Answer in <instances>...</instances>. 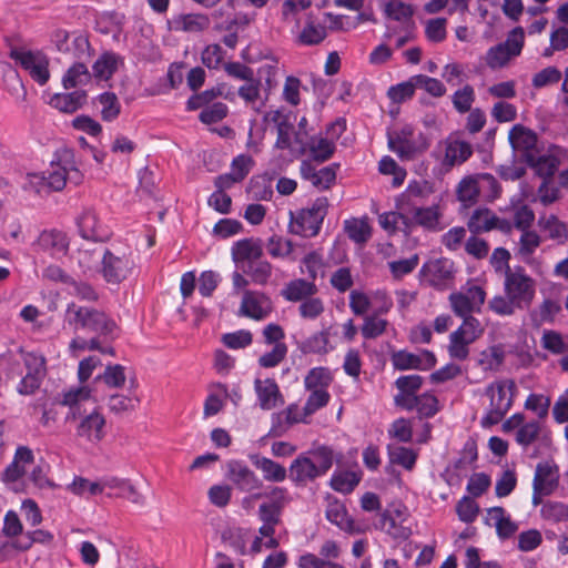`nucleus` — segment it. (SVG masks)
<instances>
[{"mask_svg": "<svg viewBox=\"0 0 568 568\" xmlns=\"http://www.w3.org/2000/svg\"><path fill=\"white\" fill-rule=\"evenodd\" d=\"M560 311V305L552 300H545L540 305L530 312V320L534 325L540 326L554 321Z\"/></svg>", "mask_w": 568, "mask_h": 568, "instance_id": "3c124183", "label": "nucleus"}, {"mask_svg": "<svg viewBox=\"0 0 568 568\" xmlns=\"http://www.w3.org/2000/svg\"><path fill=\"white\" fill-rule=\"evenodd\" d=\"M67 489L83 498H90L102 494L100 478L98 480H90L81 476H75L72 483L67 486Z\"/></svg>", "mask_w": 568, "mask_h": 568, "instance_id": "09e8293b", "label": "nucleus"}, {"mask_svg": "<svg viewBox=\"0 0 568 568\" xmlns=\"http://www.w3.org/2000/svg\"><path fill=\"white\" fill-rule=\"evenodd\" d=\"M349 307L355 315L372 314L385 315L393 307V298L385 290L378 288L369 292L352 291Z\"/></svg>", "mask_w": 568, "mask_h": 568, "instance_id": "9d476101", "label": "nucleus"}, {"mask_svg": "<svg viewBox=\"0 0 568 568\" xmlns=\"http://www.w3.org/2000/svg\"><path fill=\"white\" fill-rule=\"evenodd\" d=\"M69 248V240L64 232L58 230H45L40 233L36 250L47 253L53 258L64 256Z\"/></svg>", "mask_w": 568, "mask_h": 568, "instance_id": "5701e85b", "label": "nucleus"}, {"mask_svg": "<svg viewBox=\"0 0 568 568\" xmlns=\"http://www.w3.org/2000/svg\"><path fill=\"white\" fill-rule=\"evenodd\" d=\"M288 470L290 478L295 484H305L321 476L314 465V460L305 454L297 456L292 462Z\"/></svg>", "mask_w": 568, "mask_h": 568, "instance_id": "2f4dec72", "label": "nucleus"}, {"mask_svg": "<svg viewBox=\"0 0 568 568\" xmlns=\"http://www.w3.org/2000/svg\"><path fill=\"white\" fill-rule=\"evenodd\" d=\"M538 227L546 239L559 245L568 241V225L555 214H541L538 219Z\"/></svg>", "mask_w": 568, "mask_h": 568, "instance_id": "c85d7f7f", "label": "nucleus"}, {"mask_svg": "<svg viewBox=\"0 0 568 568\" xmlns=\"http://www.w3.org/2000/svg\"><path fill=\"white\" fill-rule=\"evenodd\" d=\"M240 312L253 320H263L272 312V302L263 293L246 291L243 295Z\"/></svg>", "mask_w": 568, "mask_h": 568, "instance_id": "393cba45", "label": "nucleus"}, {"mask_svg": "<svg viewBox=\"0 0 568 568\" xmlns=\"http://www.w3.org/2000/svg\"><path fill=\"white\" fill-rule=\"evenodd\" d=\"M264 121L274 124L272 130L277 133L276 142H291L293 126L291 124V113L286 109L278 108L267 112L264 115Z\"/></svg>", "mask_w": 568, "mask_h": 568, "instance_id": "473e14b6", "label": "nucleus"}, {"mask_svg": "<svg viewBox=\"0 0 568 568\" xmlns=\"http://www.w3.org/2000/svg\"><path fill=\"white\" fill-rule=\"evenodd\" d=\"M450 307L457 316H471L479 313L486 300V292L475 281H468L448 297Z\"/></svg>", "mask_w": 568, "mask_h": 568, "instance_id": "9b49d317", "label": "nucleus"}, {"mask_svg": "<svg viewBox=\"0 0 568 568\" xmlns=\"http://www.w3.org/2000/svg\"><path fill=\"white\" fill-rule=\"evenodd\" d=\"M64 321L74 329L84 328L110 337H113L116 331L115 323L104 313L74 303L68 305Z\"/></svg>", "mask_w": 568, "mask_h": 568, "instance_id": "39448f33", "label": "nucleus"}, {"mask_svg": "<svg viewBox=\"0 0 568 568\" xmlns=\"http://www.w3.org/2000/svg\"><path fill=\"white\" fill-rule=\"evenodd\" d=\"M258 78L260 82H264L262 84V89L264 92L270 95V93L277 87L278 78L281 75V69L276 61L266 62L258 68Z\"/></svg>", "mask_w": 568, "mask_h": 568, "instance_id": "864d4df0", "label": "nucleus"}, {"mask_svg": "<svg viewBox=\"0 0 568 568\" xmlns=\"http://www.w3.org/2000/svg\"><path fill=\"white\" fill-rule=\"evenodd\" d=\"M333 382V375L326 367L312 368L304 378L307 390H328Z\"/></svg>", "mask_w": 568, "mask_h": 568, "instance_id": "a18cd8bd", "label": "nucleus"}, {"mask_svg": "<svg viewBox=\"0 0 568 568\" xmlns=\"http://www.w3.org/2000/svg\"><path fill=\"white\" fill-rule=\"evenodd\" d=\"M559 485V468L552 460L541 462L536 466L532 489L552 494Z\"/></svg>", "mask_w": 568, "mask_h": 568, "instance_id": "bb28decb", "label": "nucleus"}, {"mask_svg": "<svg viewBox=\"0 0 568 568\" xmlns=\"http://www.w3.org/2000/svg\"><path fill=\"white\" fill-rule=\"evenodd\" d=\"M388 454L390 463L399 465L407 470L414 468L417 459L415 450L403 446L389 447Z\"/></svg>", "mask_w": 568, "mask_h": 568, "instance_id": "e2e57ef3", "label": "nucleus"}, {"mask_svg": "<svg viewBox=\"0 0 568 568\" xmlns=\"http://www.w3.org/2000/svg\"><path fill=\"white\" fill-rule=\"evenodd\" d=\"M361 333L365 339H374L383 335L388 326V321L381 317L382 315L365 314Z\"/></svg>", "mask_w": 568, "mask_h": 568, "instance_id": "603ef678", "label": "nucleus"}, {"mask_svg": "<svg viewBox=\"0 0 568 568\" xmlns=\"http://www.w3.org/2000/svg\"><path fill=\"white\" fill-rule=\"evenodd\" d=\"M91 81V73L83 63H74L62 77V85L65 90L87 85Z\"/></svg>", "mask_w": 568, "mask_h": 568, "instance_id": "37998d69", "label": "nucleus"}, {"mask_svg": "<svg viewBox=\"0 0 568 568\" xmlns=\"http://www.w3.org/2000/svg\"><path fill=\"white\" fill-rule=\"evenodd\" d=\"M317 288L313 282L306 280H293L285 285L282 291V296L290 302H303L304 300L313 296Z\"/></svg>", "mask_w": 568, "mask_h": 568, "instance_id": "4c0bfd02", "label": "nucleus"}, {"mask_svg": "<svg viewBox=\"0 0 568 568\" xmlns=\"http://www.w3.org/2000/svg\"><path fill=\"white\" fill-rule=\"evenodd\" d=\"M77 225L81 236L85 240L102 242L109 239V229L100 222L92 209H84L77 219Z\"/></svg>", "mask_w": 568, "mask_h": 568, "instance_id": "4be33fe9", "label": "nucleus"}, {"mask_svg": "<svg viewBox=\"0 0 568 568\" xmlns=\"http://www.w3.org/2000/svg\"><path fill=\"white\" fill-rule=\"evenodd\" d=\"M226 477L241 491L251 493L260 489L263 481L242 460H230L226 464Z\"/></svg>", "mask_w": 568, "mask_h": 568, "instance_id": "f3484780", "label": "nucleus"}, {"mask_svg": "<svg viewBox=\"0 0 568 568\" xmlns=\"http://www.w3.org/2000/svg\"><path fill=\"white\" fill-rule=\"evenodd\" d=\"M484 524L495 528L499 540L504 541L511 538L519 529L518 523L511 519L509 513L503 507H491L486 510Z\"/></svg>", "mask_w": 568, "mask_h": 568, "instance_id": "a211bd4d", "label": "nucleus"}, {"mask_svg": "<svg viewBox=\"0 0 568 568\" xmlns=\"http://www.w3.org/2000/svg\"><path fill=\"white\" fill-rule=\"evenodd\" d=\"M174 23L176 30L196 33L210 27V19L206 14L189 13L178 18Z\"/></svg>", "mask_w": 568, "mask_h": 568, "instance_id": "49530a36", "label": "nucleus"}, {"mask_svg": "<svg viewBox=\"0 0 568 568\" xmlns=\"http://www.w3.org/2000/svg\"><path fill=\"white\" fill-rule=\"evenodd\" d=\"M499 194V184L491 174H478L463 179L457 187L458 200L464 206L476 203L479 195L495 199Z\"/></svg>", "mask_w": 568, "mask_h": 568, "instance_id": "0eeeda50", "label": "nucleus"}, {"mask_svg": "<svg viewBox=\"0 0 568 568\" xmlns=\"http://www.w3.org/2000/svg\"><path fill=\"white\" fill-rule=\"evenodd\" d=\"M468 227L474 233L488 232L491 230L508 233L513 229V224L505 219H499L488 209H477L468 221Z\"/></svg>", "mask_w": 568, "mask_h": 568, "instance_id": "aec40b11", "label": "nucleus"}, {"mask_svg": "<svg viewBox=\"0 0 568 568\" xmlns=\"http://www.w3.org/2000/svg\"><path fill=\"white\" fill-rule=\"evenodd\" d=\"M303 89L304 88L302 81L294 75H287L284 81L281 98L290 106L296 108L302 102Z\"/></svg>", "mask_w": 568, "mask_h": 568, "instance_id": "6e6d98bb", "label": "nucleus"}, {"mask_svg": "<svg viewBox=\"0 0 568 568\" xmlns=\"http://www.w3.org/2000/svg\"><path fill=\"white\" fill-rule=\"evenodd\" d=\"M409 518L408 508L402 503H392L379 516L376 527L397 541L407 540L412 529L406 525Z\"/></svg>", "mask_w": 568, "mask_h": 568, "instance_id": "1a4fd4ad", "label": "nucleus"}, {"mask_svg": "<svg viewBox=\"0 0 568 568\" xmlns=\"http://www.w3.org/2000/svg\"><path fill=\"white\" fill-rule=\"evenodd\" d=\"M101 263L102 276L108 283L113 284L124 281L135 266L131 253L123 252L119 255L108 250L103 252Z\"/></svg>", "mask_w": 568, "mask_h": 568, "instance_id": "2eb2a0df", "label": "nucleus"}, {"mask_svg": "<svg viewBox=\"0 0 568 568\" xmlns=\"http://www.w3.org/2000/svg\"><path fill=\"white\" fill-rule=\"evenodd\" d=\"M47 173L48 175L36 172L27 173L22 182L23 190L39 195L48 194L61 191L67 183L78 185L83 179L74 155L68 148H62L55 153Z\"/></svg>", "mask_w": 568, "mask_h": 568, "instance_id": "f257e3e1", "label": "nucleus"}, {"mask_svg": "<svg viewBox=\"0 0 568 568\" xmlns=\"http://www.w3.org/2000/svg\"><path fill=\"white\" fill-rule=\"evenodd\" d=\"M347 236L357 244L366 243L372 236L368 217H353L344 222Z\"/></svg>", "mask_w": 568, "mask_h": 568, "instance_id": "a19ab883", "label": "nucleus"}, {"mask_svg": "<svg viewBox=\"0 0 568 568\" xmlns=\"http://www.w3.org/2000/svg\"><path fill=\"white\" fill-rule=\"evenodd\" d=\"M396 387L399 394L396 395L395 402L398 406L409 405L416 396V392L422 387L423 377L416 374L400 376L396 379Z\"/></svg>", "mask_w": 568, "mask_h": 568, "instance_id": "e433bc0d", "label": "nucleus"}, {"mask_svg": "<svg viewBox=\"0 0 568 568\" xmlns=\"http://www.w3.org/2000/svg\"><path fill=\"white\" fill-rule=\"evenodd\" d=\"M22 361L27 373L19 382L17 392L20 395H31L40 387L45 375V359L38 353L27 352L22 354Z\"/></svg>", "mask_w": 568, "mask_h": 568, "instance_id": "dca6fc26", "label": "nucleus"}, {"mask_svg": "<svg viewBox=\"0 0 568 568\" xmlns=\"http://www.w3.org/2000/svg\"><path fill=\"white\" fill-rule=\"evenodd\" d=\"M406 410H416L420 417H433L438 412V400L432 393L416 395L409 405L402 406Z\"/></svg>", "mask_w": 568, "mask_h": 568, "instance_id": "79ce46f5", "label": "nucleus"}, {"mask_svg": "<svg viewBox=\"0 0 568 568\" xmlns=\"http://www.w3.org/2000/svg\"><path fill=\"white\" fill-rule=\"evenodd\" d=\"M416 89L415 75H413L405 82L392 85L387 91V97L392 102L399 104L412 99Z\"/></svg>", "mask_w": 568, "mask_h": 568, "instance_id": "0e129e2a", "label": "nucleus"}, {"mask_svg": "<svg viewBox=\"0 0 568 568\" xmlns=\"http://www.w3.org/2000/svg\"><path fill=\"white\" fill-rule=\"evenodd\" d=\"M504 358V348L499 345H494L479 354L478 364L484 371H497L503 364Z\"/></svg>", "mask_w": 568, "mask_h": 568, "instance_id": "4d7b16f0", "label": "nucleus"}, {"mask_svg": "<svg viewBox=\"0 0 568 568\" xmlns=\"http://www.w3.org/2000/svg\"><path fill=\"white\" fill-rule=\"evenodd\" d=\"M328 201L325 196L317 197L310 207L302 209L296 214L291 212L290 232L304 237L318 233L327 213Z\"/></svg>", "mask_w": 568, "mask_h": 568, "instance_id": "423d86ee", "label": "nucleus"}, {"mask_svg": "<svg viewBox=\"0 0 568 568\" xmlns=\"http://www.w3.org/2000/svg\"><path fill=\"white\" fill-rule=\"evenodd\" d=\"M434 193L432 183L427 181H412L397 201L399 211H412L414 206L422 205Z\"/></svg>", "mask_w": 568, "mask_h": 568, "instance_id": "b1692460", "label": "nucleus"}, {"mask_svg": "<svg viewBox=\"0 0 568 568\" xmlns=\"http://www.w3.org/2000/svg\"><path fill=\"white\" fill-rule=\"evenodd\" d=\"M293 243L280 235H273L266 243L267 253L274 258H287L292 256Z\"/></svg>", "mask_w": 568, "mask_h": 568, "instance_id": "680f3d73", "label": "nucleus"}, {"mask_svg": "<svg viewBox=\"0 0 568 568\" xmlns=\"http://www.w3.org/2000/svg\"><path fill=\"white\" fill-rule=\"evenodd\" d=\"M326 28L322 24L307 22L298 34V42L303 45H316L326 38Z\"/></svg>", "mask_w": 568, "mask_h": 568, "instance_id": "052dcab7", "label": "nucleus"}, {"mask_svg": "<svg viewBox=\"0 0 568 568\" xmlns=\"http://www.w3.org/2000/svg\"><path fill=\"white\" fill-rule=\"evenodd\" d=\"M390 361L394 368L398 371H427L435 365V356L428 351L418 353L397 351L392 354Z\"/></svg>", "mask_w": 568, "mask_h": 568, "instance_id": "6ab92c4d", "label": "nucleus"}, {"mask_svg": "<svg viewBox=\"0 0 568 568\" xmlns=\"http://www.w3.org/2000/svg\"><path fill=\"white\" fill-rule=\"evenodd\" d=\"M474 101L475 90L469 84L458 89L452 97L453 105L459 113H466L470 111Z\"/></svg>", "mask_w": 568, "mask_h": 568, "instance_id": "338daca9", "label": "nucleus"}, {"mask_svg": "<svg viewBox=\"0 0 568 568\" xmlns=\"http://www.w3.org/2000/svg\"><path fill=\"white\" fill-rule=\"evenodd\" d=\"M525 31L521 27L513 29L506 41L491 47L486 53V63L491 69L505 67L513 58L521 53Z\"/></svg>", "mask_w": 568, "mask_h": 568, "instance_id": "f8f14e48", "label": "nucleus"}, {"mask_svg": "<svg viewBox=\"0 0 568 568\" xmlns=\"http://www.w3.org/2000/svg\"><path fill=\"white\" fill-rule=\"evenodd\" d=\"M298 151L306 158L301 163V175L303 179L310 181L314 186L321 190H326L334 184L336 179V169L334 165L325 166L316 170L313 162L322 163L329 159L334 153V144H275L280 151Z\"/></svg>", "mask_w": 568, "mask_h": 568, "instance_id": "f03ea898", "label": "nucleus"}, {"mask_svg": "<svg viewBox=\"0 0 568 568\" xmlns=\"http://www.w3.org/2000/svg\"><path fill=\"white\" fill-rule=\"evenodd\" d=\"M298 348L303 354H327L334 349V346L329 343L328 331L324 329L305 338Z\"/></svg>", "mask_w": 568, "mask_h": 568, "instance_id": "58836bf2", "label": "nucleus"}, {"mask_svg": "<svg viewBox=\"0 0 568 568\" xmlns=\"http://www.w3.org/2000/svg\"><path fill=\"white\" fill-rule=\"evenodd\" d=\"M326 518L342 530L349 534L357 532L354 520L348 516L345 507L339 503L329 504L326 510Z\"/></svg>", "mask_w": 568, "mask_h": 568, "instance_id": "c03bdc74", "label": "nucleus"}, {"mask_svg": "<svg viewBox=\"0 0 568 568\" xmlns=\"http://www.w3.org/2000/svg\"><path fill=\"white\" fill-rule=\"evenodd\" d=\"M504 292L517 303L519 310L528 307L536 295V282L524 268L506 272Z\"/></svg>", "mask_w": 568, "mask_h": 568, "instance_id": "6e6552de", "label": "nucleus"}, {"mask_svg": "<svg viewBox=\"0 0 568 568\" xmlns=\"http://www.w3.org/2000/svg\"><path fill=\"white\" fill-rule=\"evenodd\" d=\"M87 101V93L83 90H75L70 93H55L49 104L64 113H73L78 111Z\"/></svg>", "mask_w": 568, "mask_h": 568, "instance_id": "72a5a7b5", "label": "nucleus"}, {"mask_svg": "<svg viewBox=\"0 0 568 568\" xmlns=\"http://www.w3.org/2000/svg\"><path fill=\"white\" fill-rule=\"evenodd\" d=\"M464 321L462 325L453 332L468 343H474L484 332L480 322L474 316H460Z\"/></svg>", "mask_w": 568, "mask_h": 568, "instance_id": "bf43d9fd", "label": "nucleus"}, {"mask_svg": "<svg viewBox=\"0 0 568 568\" xmlns=\"http://www.w3.org/2000/svg\"><path fill=\"white\" fill-rule=\"evenodd\" d=\"M33 462V452L27 446H19L16 449L12 462L6 467L1 475V479L6 486L14 493L23 491V477Z\"/></svg>", "mask_w": 568, "mask_h": 568, "instance_id": "4468645a", "label": "nucleus"}, {"mask_svg": "<svg viewBox=\"0 0 568 568\" xmlns=\"http://www.w3.org/2000/svg\"><path fill=\"white\" fill-rule=\"evenodd\" d=\"M406 219H408V226L412 224H417L426 229L434 230L439 224L440 212L439 206L437 204H433L430 206L417 205L412 209V211L407 210L404 212Z\"/></svg>", "mask_w": 568, "mask_h": 568, "instance_id": "7c9ffc66", "label": "nucleus"}, {"mask_svg": "<svg viewBox=\"0 0 568 568\" xmlns=\"http://www.w3.org/2000/svg\"><path fill=\"white\" fill-rule=\"evenodd\" d=\"M541 243V237L535 231H521V235L517 243L516 255L525 263L532 262V255Z\"/></svg>", "mask_w": 568, "mask_h": 568, "instance_id": "ea45409f", "label": "nucleus"}, {"mask_svg": "<svg viewBox=\"0 0 568 568\" xmlns=\"http://www.w3.org/2000/svg\"><path fill=\"white\" fill-rule=\"evenodd\" d=\"M541 433V425L537 420L524 423L516 433V442L523 446L531 445Z\"/></svg>", "mask_w": 568, "mask_h": 568, "instance_id": "774afa93", "label": "nucleus"}, {"mask_svg": "<svg viewBox=\"0 0 568 568\" xmlns=\"http://www.w3.org/2000/svg\"><path fill=\"white\" fill-rule=\"evenodd\" d=\"M232 258L242 271L261 258L263 254L262 245L253 239H244L235 242L232 246Z\"/></svg>", "mask_w": 568, "mask_h": 568, "instance_id": "cd10ccee", "label": "nucleus"}, {"mask_svg": "<svg viewBox=\"0 0 568 568\" xmlns=\"http://www.w3.org/2000/svg\"><path fill=\"white\" fill-rule=\"evenodd\" d=\"M120 58L115 53L105 52L92 65L93 74L99 80H109L118 69Z\"/></svg>", "mask_w": 568, "mask_h": 568, "instance_id": "de8ad7c7", "label": "nucleus"}, {"mask_svg": "<svg viewBox=\"0 0 568 568\" xmlns=\"http://www.w3.org/2000/svg\"><path fill=\"white\" fill-rule=\"evenodd\" d=\"M261 91L262 83L253 78L239 88V97L244 100L246 106L260 112L268 99L266 93L265 97H262Z\"/></svg>", "mask_w": 568, "mask_h": 568, "instance_id": "c9c22d12", "label": "nucleus"}, {"mask_svg": "<svg viewBox=\"0 0 568 568\" xmlns=\"http://www.w3.org/2000/svg\"><path fill=\"white\" fill-rule=\"evenodd\" d=\"M104 417L100 413L93 412L81 420L78 434L89 442L98 443L104 437Z\"/></svg>", "mask_w": 568, "mask_h": 568, "instance_id": "f704fd0d", "label": "nucleus"}, {"mask_svg": "<svg viewBox=\"0 0 568 568\" xmlns=\"http://www.w3.org/2000/svg\"><path fill=\"white\" fill-rule=\"evenodd\" d=\"M517 387L513 379L504 378L490 383L485 390L489 407L481 419L483 426L498 424L513 406Z\"/></svg>", "mask_w": 568, "mask_h": 568, "instance_id": "20e7f679", "label": "nucleus"}, {"mask_svg": "<svg viewBox=\"0 0 568 568\" xmlns=\"http://www.w3.org/2000/svg\"><path fill=\"white\" fill-rule=\"evenodd\" d=\"M511 150L534 172L548 179L558 170V148L556 144H511Z\"/></svg>", "mask_w": 568, "mask_h": 568, "instance_id": "7ed1b4c3", "label": "nucleus"}, {"mask_svg": "<svg viewBox=\"0 0 568 568\" xmlns=\"http://www.w3.org/2000/svg\"><path fill=\"white\" fill-rule=\"evenodd\" d=\"M453 262L448 258L428 261L422 267L423 278L430 286L442 290L453 276Z\"/></svg>", "mask_w": 568, "mask_h": 568, "instance_id": "412c9836", "label": "nucleus"}, {"mask_svg": "<svg viewBox=\"0 0 568 568\" xmlns=\"http://www.w3.org/2000/svg\"><path fill=\"white\" fill-rule=\"evenodd\" d=\"M248 458L252 465L262 473L265 481L282 483L286 479L287 470L283 465L258 454H251Z\"/></svg>", "mask_w": 568, "mask_h": 568, "instance_id": "c756f323", "label": "nucleus"}, {"mask_svg": "<svg viewBox=\"0 0 568 568\" xmlns=\"http://www.w3.org/2000/svg\"><path fill=\"white\" fill-rule=\"evenodd\" d=\"M11 59L18 62L39 85H44L50 79V60L47 54L39 50L13 49L10 52Z\"/></svg>", "mask_w": 568, "mask_h": 568, "instance_id": "ddd939ff", "label": "nucleus"}, {"mask_svg": "<svg viewBox=\"0 0 568 568\" xmlns=\"http://www.w3.org/2000/svg\"><path fill=\"white\" fill-rule=\"evenodd\" d=\"M254 390L257 405L263 410H271L284 403L278 385L272 378H255Z\"/></svg>", "mask_w": 568, "mask_h": 568, "instance_id": "a878e982", "label": "nucleus"}, {"mask_svg": "<svg viewBox=\"0 0 568 568\" xmlns=\"http://www.w3.org/2000/svg\"><path fill=\"white\" fill-rule=\"evenodd\" d=\"M540 516L544 520L554 524L568 521V505L560 501L547 500L541 505Z\"/></svg>", "mask_w": 568, "mask_h": 568, "instance_id": "5fc2aeb1", "label": "nucleus"}, {"mask_svg": "<svg viewBox=\"0 0 568 568\" xmlns=\"http://www.w3.org/2000/svg\"><path fill=\"white\" fill-rule=\"evenodd\" d=\"M383 12L386 18L397 22H404L414 14L412 4L403 1H387L383 4Z\"/></svg>", "mask_w": 568, "mask_h": 568, "instance_id": "13d9d810", "label": "nucleus"}, {"mask_svg": "<svg viewBox=\"0 0 568 568\" xmlns=\"http://www.w3.org/2000/svg\"><path fill=\"white\" fill-rule=\"evenodd\" d=\"M361 481V473L354 470L335 471L331 478V486L334 490L348 494Z\"/></svg>", "mask_w": 568, "mask_h": 568, "instance_id": "8fccbe9b", "label": "nucleus"}, {"mask_svg": "<svg viewBox=\"0 0 568 568\" xmlns=\"http://www.w3.org/2000/svg\"><path fill=\"white\" fill-rule=\"evenodd\" d=\"M471 153L470 144H446L444 164L447 166L462 164Z\"/></svg>", "mask_w": 568, "mask_h": 568, "instance_id": "69168bd1", "label": "nucleus"}]
</instances>
